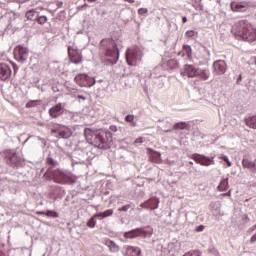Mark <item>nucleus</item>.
<instances>
[{
  "label": "nucleus",
  "instance_id": "obj_1",
  "mask_svg": "<svg viewBox=\"0 0 256 256\" xmlns=\"http://www.w3.org/2000/svg\"><path fill=\"white\" fill-rule=\"evenodd\" d=\"M84 137L90 145H94L98 149H107L112 141V134L105 130H93L91 128L84 129Z\"/></svg>",
  "mask_w": 256,
  "mask_h": 256
},
{
  "label": "nucleus",
  "instance_id": "obj_2",
  "mask_svg": "<svg viewBox=\"0 0 256 256\" xmlns=\"http://www.w3.org/2000/svg\"><path fill=\"white\" fill-rule=\"evenodd\" d=\"M102 55L106 65H115L119 61V49L113 38H105L100 43Z\"/></svg>",
  "mask_w": 256,
  "mask_h": 256
},
{
  "label": "nucleus",
  "instance_id": "obj_3",
  "mask_svg": "<svg viewBox=\"0 0 256 256\" xmlns=\"http://www.w3.org/2000/svg\"><path fill=\"white\" fill-rule=\"evenodd\" d=\"M44 177L60 185H73L77 181V176L73 173L59 169L52 170L51 168L45 172Z\"/></svg>",
  "mask_w": 256,
  "mask_h": 256
},
{
  "label": "nucleus",
  "instance_id": "obj_4",
  "mask_svg": "<svg viewBox=\"0 0 256 256\" xmlns=\"http://www.w3.org/2000/svg\"><path fill=\"white\" fill-rule=\"evenodd\" d=\"M153 235V229L136 228L124 233V239H136V237H149Z\"/></svg>",
  "mask_w": 256,
  "mask_h": 256
},
{
  "label": "nucleus",
  "instance_id": "obj_5",
  "mask_svg": "<svg viewBox=\"0 0 256 256\" xmlns=\"http://www.w3.org/2000/svg\"><path fill=\"white\" fill-rule=\"evenodd\" d=\"M4 155L7 158V163L10 165V167H19L21 163L25 162V159L23 157L19 156L17 152H14L12 150H5Z\"/></svg>",
  "mask_w": 256,
  "mask_h": 256
},
{
  "label": "nucleus",
  "instance_id": "obj_6",
  "mask_svg": "<svg viewBox=\"0 0 256 256\" xmlns=\"http://www.w3.org/2000/svg\"><path fill=\"white\" fill-rule=\"evenodd\" d=\"M74 81L80 87H93V85H95V83H96L95 78H93L87 74H78L74 78Z\"/></svg>",
  "mask_w": 256,
  "mask_h": 256
},
{
  "label": "nucleus",
  "instance_id": "obj_7",
  "mask_svg": "<svg viewBox=\"0 0 256 256\" xmlns=\"http://www.w3.org/2000/svg\"><path fill=\"white\" fill-rule=\"evenodd\" d=\"M14 58L20 63H25L29 59V49L21 45L16 46L14 49Z\"/></svg>",
  "mask_w": 256,
  "mask_h": 256
},
{
  "label": "nucleus",
  "instance_id": "obj_8",
  "mask_svg": "<svg viewBox=\"0 0 256 256\" xmlns=\"http://www.w3.org/2000/svg\"><path fill=\"white\" fill-rule=\"evenodd\" d=\"M52 135L57 133L60 139H69V137L73 136V130L67 126L58 125L57 127L51 130Z\"/></svg>",
  "mask_w": 256,
  "mask_h": 256
},
{
  "label": "nucleus",
  "instance_id": "obj_9",
  "mask_svg": "<svg viewBox=\"0 0 256 256\" xmlns=\"http://www.w3.org/2000/svg\"><path fill=\"white\" fill-rule=\"evenodd\" d=\"M249 27H251V23H249V21L240 20L234 24L233 31H235L238 37H241L245 32H247Z\"/></svg>",
  "mask_w": 256,
  "mask_h": 256
},
{
  "label": "nucleus",
  "instance_id": "obj_10",
  "mask_svg": "<svg viewBox=\"0 0 256 256\" xmlns=\"http://www.w3.org/2000/svg\"><path fill=\"white\" fill-rule=\"evenodd\" d=\"M137 57H139V48L131 47L126 52V61L128 65L135 66L137 65Z\"/></svg>",
  "mask_w": 256,
  "mask_h": 256
},
{
  "label": "nucleus",
  "instance_id": "obj_11",
  "mask_svg": "<svg viewBox=\"0 0 256 256\" xmlns=\"http://www.w3.org/2000/svg\"><path fill=\"white\" fill-rule=\"evenodd\" d=\"M68 57L74 65H79V63L83 62V55L79 50H77V48H73L71 46L68 47Z\"/></svg>",
  "mask_w": 256,
  "mask_h": 256
},
{
  "label": "nucleus",
  "instance_id": "obj_12",
  "mask_svg": "<svg viewBox=\"0 0 256 256\" xmlns=\"http://www.w3.org/2000/svg\"><path fill=\"white\" fill-rule=\"evenodd\" d=\"M192 159H193V161L198 163V165H202L204 167H209L210 165L215 164V161L213 160V158H209L205 155H201V154H197V153L192 155Z\"/></svg>",
  "mask_w": 256,
  "mask_h": 256
},
{
  "label": "nucleus",
  "instance_id": "obj_13",
  "mask_svg": "<svg viewBox=\"0 0 256 256\" xmlns=\"http://www.w3.org/2000/svg\"><path fill=\"white\" fill-rule=\"evenodd\" d=\"M197 70L194 65L192 64H185L183 68L180 70V75L182 77H189L190 79H193L197 77Z\"/></svg>",
  "mask_w": 256,
  "mask_h": 256
},
{
  "label": "nucleus",
  "instance_id": "obj_14",
  "mask_svg": "<svg viewBox=\"0 0 256 256\" xmlns=\"http://www.w3.org/2000/svg\"><path fill=\"white\" fill-rule=\"evenodd\" d=\"M243 41H248V43H253L256 41V28L253 27V25L250 24L248 30L240 36Z\"/></svg>",
  "mask_w": 256,
  "mask_h": 256
},
{
  "label": "nucleus",
  "instance_id": "obj_15",
  "mask_svg": "<svg viewBox=\"0 0 256 256\" xmlns=\"http://www.w3.org/2000/svg\"><path fill=\"white\" fill-rule=\"evenodd\" d=\"M213 69L216 75H225V71H227V63L225 60H217L213 63Z\"/></svg>",
  "mask_w": 256,
  "mask_h": 256
},
{
  "label": "nucleus",
  "instance_id": "obj_16",
  "mask_svg": "<svg viewBox=\"0 0 256 256\" xmlns=\"http://www.w3.org/2000/svg\"><path fill=\"white\" fill-rule=\"evenodd\" d=\"M159 203V199L154 197L140 204V207H142V209H151V211H155V209H159Z\"/></svg>",
  "mask_w": 256,
  "mask_h": 256
},
{
  "label": "nucleus",
  "instance_id": "obj_17",
  "mask_svg": "<svg viewBox=\"0 0 256 256\" xmlns=\"http://www.w3.org/2000/svg\"><path fill=\"white\" fill-rule=\"evenodd\" d=\"M0 79L1 81H9L11 79V67L5 63L0 64Z\"/></svg>",
  "mask_w": 256,
  "mask_h": 256
},
{
  "label": "nucleus",
  "instance_id": "obj_18",
  "mask_svg": "<svg viewBox=\"0 0 256 256\" xmlns=\"http://www.w3.org/2000/svg\"><path fill=\"white\" fill-rule=\"evenodd\" d=\"M148 153H149V161L151 163H156V164H161L163 163V158H161V154L151 148H148Z\"/></svg>",
  "mask_w": 256,
  "mask_h": 256
},
{
  "label": "nucleus",
  "instance_id": "obj_19",
  "mask_svg": "<svg viewBox=\"0 0 256 256\" xmlns=\"http://www.w3.org/2000/svg\"><path fill=\"white\" fill-rule=\"evenodd\" d=\"M49 115L53 119H57V117H61V115H63V106H61V103H58L54 105L52 108H50Z\"/></svg>",
  "mask_w": 256,
  "mask_h": 256
},
{
  "label": "nucleus",
  "instance_id": "obj_20",
  "mask_svg": "<svg viewBox=\"0 0 256 256\" xmlns=\"http://www.w3.org/2000/svg\"><path fill=\"white\" fill-rule=\"evenodd\" d=\"M196 77H199V79H201V81H207L209 79V77H211V72L209 71V69L198 68V70L196 72Z\"/></svg>",
  "mask_w": 256,
  "mask_h": 256
},
{
  "label": "nucleus",
  "instance_id": "obj_21",
  "mask_svg": "<svg viewBox=\"0 0 256 256\" xmlns=\"http://www.w3.org/2000/svg\"><path fill=\"white\" fill-rule=\"evenodd\" d=\"M230 7L234 13H239L247 7V4L243 2H231Z\"/></svg>",
  "mask_w": 256,
  "mask_h": 256
},
{
  "label": "nucleus",
  "instance_id": "obj_22",
  "mask_svg": "<svg viewBox=\"0 0 256 256\" xmlns=\"http://www.w3.org/2000/svg\"><path fill=\"white\" fill-rule=\"evenodd\" d=\"M126 256H139L141 255V248L135 246H127L126 247Z\"/></svg>",
  "mask_w": 256,
  "mask_h": 256
},
{
  "label": "nucleus",
  "instance_id": "obj_23",
  "mask_svg": "<svg viewBox=\"0 0 256 256\" xmlns=\"http://www.w3.org/2000/svg\"><path fill=\"white\" fill-rule=\"evenodd\" d=\"M104 245L109 248V251L111 253H117L119 252V245H117L113 240L111 239H106L104 242Z\"/></svg>",
  "mask_w": 256,
  "mask_h": 256
},
{
  "label": "nucleus",
  "instance_id": "obj_24",
  "mask_svg": "<svg viewBox=\"0 0 256 256\" xmlns=\"http://www.w3.org/2000/svg\"><path fill=\"white\" fill-rule=\"evenodd\" d=\"M242 165L244 169H251L253 173H256V163L249 160V159H244L242 161Z\"/></svg>",
  "mask_w": 256,
  "mask_h": 256
},
{
  "label": "nucleus",
  "instance_id": "obj_25",
  "mask_svg": "<svg viewBox=\"0 0 256 256\" xmlns=\"http://www.w3.org/2000/svg\"><path fill=\"white\" fill-rule=\"evenodd\" d=\"M245 124L247 127H250V129H256V115L246 118Z\"/></svg>",
  "mask_w": 256,
  "mask_h": 256
},
{
  "label": "nucleus",
  "instance_id": "obj_26",
  "mask_svg": "<svg viewBox=\"0 0 256 256\" xmlns=\"http://www.w3.org/2000/svg\"><path fill=\"white\" fill-rule=\"evenodd\" d=\"M218 191H227L229 189V179L223 178L217 187Z\"/></svg>",
  "mask_w": 256,
  "mask_h": 256
},
{
  "label": "nucleus",
  "instance_id": "obj_27",
  "mask_svg": "<svg viewBox=\"0 0 256 256\" xmlns=\"http://www.w3.org/2000/svg\"><path fill=\"white\" fill-rule=\"evenodd\" d=\"M26 19H28V21H35V19H37V10L35 9H31L28 10L25 14Z\"/></svg>",
  "mask_w": 256,
  "mask_h": 256
},
{
  "label": "nucleus",
  "instance_id": "obj_28",
  "mask_svg": "<svg viewBox=\"0 0 256 256\" xmlns=\"http://www.w3.org/2000/svg\"><path fill=\"white\" fill-rule=\"evenodd\" d=\"M125 121H126V123H130V127H137V122H135V116L134 115L128 114L125 117Z\"/></svg>",
  "mask_w": 256,
  "mask_h": 256
},
{
  "label": "nucleus",
  "instance_id": "obj_29",
  "mask_svg": "<svg viewBox=\"0 0 256 256\" xmlns=\"http://www.w3.org/2000/svg\"><path fill=\"white\" fill-rule=\"evenodd\" d=\"M183 51H185L188 59H191L193 57V49H191V46L184 45L183 46Z\"/></svg>",
  "mask_w": 256,
  "mask_h": 256
},
{
  "label": "nucleus",
  "instance_id": "obj_30",
  "mask_svg": "<svg viewBox=\"0 0 256 256\" xmlns=\"http://www.w3.org/2000/svg\"><path fill=\"white\" fill-rule=\"evenodd\" d=\"M187 125H188L187 122H178L173 126V129H180V130L187 129Z\"/></svg>",
  "mask_w": 256,
  "mask_h": 256
},
{
  "label": "nucleus",
  "instance_id": "obj_31",
  "mask_svg": "<svg viewBox=\"0 0 256 256\" xmlns=\"http://www.w3.org/2000/svg\"><path fill=\"white\" fill-rule=\"evenodd\" d=\"M38 103H39V100H30L28 103H26L25 107L26 109H31L33 107H37Z\"/></svg>",
  "mask_w": 256,
  "mask_h": 256
},
{
  "label": "nucleus",
  "instance_id": "obj_32",
  "mask_svg": "<svg viewBox=\"0 0 256 256\" xmlns=\"http://www.w3.org/2000/svg\"><path fill=\"white\" fill-rule=\"evenodd\" d=\"M97 225V221H95V216L91 217L87 222V227H90V229H93Z\"/></svg>",
  "mask_w": 256,
  "mask_h": 256
},
{
  "label": "nucleus",
  "instance_id": "obj_33",
  "mask_svg": "<svg viewBox=\"0 0 256 256\" xmlns=\"http://www.w3.org/2000/svg\"><path fill=\"white\" fill-rule=\"evenodd\" d=\"M46 217H54V218H57L59 217V213H57L56 211H53V210H48L46 212Z\"/></svg>",
  "mask_w": 256,
  "mask_h": 256
},
{
  "label": "nucleus",
  "instance_id": "obj_34",
  "mask_svg": "<svg viewBox=\"0 0 256 256\" xmlns=\"http://www.w3.org/2000/svg\"><path fill=\"white\" fill-rule=\"evenodd\" d=\"M184 256H201V252L199 250H193L184 254Z\"/></svg>",
  "mask_w": 256,
  "mask_h": 256
},
{
  "label": "nucleus",
  "instance_id": "obj_35",
  "mask_svg": "<svg viewBox=\"0 0 256 256\" xmlns=\"http://www.w3.org/2000/svg\"><path fill=\"white\" fill-rule=\"evenodd\" d=\"M37 23H39V25H45V23H47V17L40 16L39 18H37Z\"/></svg>",
  "mask_w": 256,
  "mask_h": 256
},
{
  "label": "nucleus",
  "instance_id": "obj_36",
  "mask_svg": "<svg viewBox=\"0 0 256 256\" xmlns=\"http://www.w3.org/2000/svg\"><path fill=\"white\" fill-rule=\"evenodd\" d=\"M185 35L186 37L191 38V37H197L198 33L193 30H188L186 31Z\"/></svg>",
  "mask_w": 256,
  "mask_h": 256
},
{
  "label": "nucleus",
  "instance_id": "obj_37",
  "mask_svg": "<svg viewBox=\"0 0 256 256\" xmlns=\"http://www.w3.org/2000/svg\"><path fill=\"white\" fill-rule=\"evenodd\" d=\"M147 13H149V9L147 8H140L138 10V15H147Z\"/></svg>",
  "mask_w": 256,
  "mask_h": 256
},
{
  "label": "nucleus",
  "instance_id": "obj_38",
  "mask_svg": "<svg viewBox=\"0 0 256 256\" xmlns=\"http://www.w3.org/2000/svg\"><path fill=\"white\" fill-rule=\"evenodd\" d=\"M47 163L48 165H52V167H55L57 165V162H55V160L51 157L47 159Z\"/></svg>",
  "mask_w": 256,
  "mask_h": 256
},
{
  "label": "nucleus",
  "instance_id": "obj_39",
  "mask_svg": "<svg viewBox=\"0 0 256 256\" xmlns=\"http://www.w3.org/2000/svg\"><path fill=\"white\" fill-rule=\"evenodd\" d=\"M131 209V204H126L123 207L119 208L118 211H129Z\"/></svg>",
  "mask_w": 256,
  "mask_h": 256
},
{
  "label": "nucleus",
  "instance_id": "obj_40",
  "mask_svg": "<svg viewBox=\"0 0 256 256\" xmlns=\"http://www.w3.org/2000/svg\"><path fill=\"white\" fill-rule=\"evenodd\" d=\"M103 213H104V218L111 217V215H113V209H108V210L104 211Z\"/></svg>",
  "mask_w": 256,
  "mask_h": 256
},
{
  "label": "nucleus",
  "instance_id": "obj_41",
  "mask_svg": "<svg viewBox=\"0 0 256 256\" xmlns=\"http://www.w3.org/2000/svg\"><path fill=\"white\" fill-rule=\"evenodd\" d=\"M222 159L225 161V163H227L228 167H231V161H229V157L227 156H222Z\"/></svg>",
  "mask_w": 256,
  "mask_h": 256
},
{
  "label": "nucleus",
  "instance_id": "obj_42",
  "mask_svg": "<svg viewBox=\"0 0 256 256\" xmlns=\"http://www.w3.org/2000/svg\"><path fill=\"white\" fill-rule=\"evenodd\" d=\"M95 219H97V217H99L100 219H105V214L103 212H100L98 214L94 215Z\"/></svg>",
  "mask_w": 256,
  "mask_h": 256
},
{
  "label": "nucleus",
  "instance_id": "obj_43",
  "mask_svg": "<svg viewBox=\"0 0 256 256\" xmlns=\"http://www.w3.org/2000/svg\"><path fill=\"white\" fill-rule=\"evenodd\" d=\"M204 229H205V226H203V225L196 227L197 233H201V231H203Z\"/></svg>",
  "mask_w": 256,
  "mask_h": 256
},
{
  "label": "nucleus",
  "instance_id": "obj_44",
  "mask_svg": "<svg viewBox=\"0 0 256 256\" xmlns=\"http://www.w3.org/2000/svg\"><path fill=\"white\" fill-rule=\"evenodd\" d=\"M110 131H112V133H117V126L111 125L110 126Z\"/></svg>",
  "mask_w": 256,
  "mask_h": 256
},
{
  "label": "nucleus",
  "instance_id": "obj_45",
  "mask_svg": "<svg viewBox=\"0 0 256 256\" xmlns=\"http://www.w3.org/2000/svg\"><path fill=\"white\" fill-rule=\"evenodd\" d=\"M223 197H231V190H229L227 193L222 194Z\"/></svg>",
  "mask_w": 256,
  "mask_h": 256
},
{
  "label": "nucleus",
  "instance_id": "obj_46",
  "mask_svg": "<svg viewBox=\"0 0 256 256\" xmlns=\"http://www.w3.org/2000/svg\"><path fill=\"white\" fill-rule=\"evenodd\" d=\"M250 242L251 243H255L256 242V233L251 237Z\"/></svg>",
  "mask_w": 256,
  "mask_h": 256
},
{
  "label": "nucleus",
  "instance_id": "obj_47",
  "mask_svg": "<svg viewBox=\"0 0 256 256\" xmlns=\"http://www.w3.org/2000/svg\"><path fill=\"white\" fill-rule=\"evenodd\" d=\"M36 215H47V212H43V211H37Z\"/></svg>",
  "mask_w": 256,
  "mask_h": 256
},
{
  "label": "nucleus",
  "instance_id": "obj_48",
  "mask_svg": "<svg viewBox=\"0 0 256 256\" xmlns=\"http://www.w3.org/2000/svg\"><path fill=\"white\" fill-rule=\"evenodd\" d=\"M135 143H143V138H138L135 140Z\"/></svg>",
  "mask_w": 256,
  "mask_h": 256
},
{
  "label": "nucleus",
  "instance_id": "obj_49",
  "mask_svg": "<svg viewBox=\"0 0 256 256\" xmlns=\"http://www.w3.org/2000/svg\"><path fill=\"white\" fill-rule=\"evenodd\" d=\"M255 229H256V224L253 225L251 228H249V231H251V233H253V231H255Z\"/></svg>",
  "mask_w": 256,
  "mask_h": 256
},
{
  "label": "nucleus",
  "instance_id": "obj_50",
  "mask_svg": "<svg viewBox=\"0 0 256 256\" xmlns=\"http://www.w3.org/2000/svg\"><path fill=\"white\" fill-rule=\"evenodd\" d=\"M77 97H78V99H82V101H85V99H86L85 96H83V95H78Z\"/></svg>",
  "mask_w": 256,
  "mask_h": 256
},
{
  "label": "nucleus",
  "instance_id": "obj_51",
  "mask_svg": "<svg viewBox=\"0 0 256 256\" xmlns=\"http://www.w3.org/2000/svg\"><path fill=\"white\" fill-rule=\"evenodd\" d=\"M182 23H187V18H186V16H184V17L182 18Z\"/></svg>",
  "mask_w": 256,
  "mask_h": 256
},
{
  "label": "nucleus",
  "instance_id": "obj_52",
  "mask_svg": "<svg viewBox=\"0 0 256 256\" xmlns=\"http://www.w3.org/2000/svg\"><path fill=\"white\" fill-rule=\"evenodd\" d=\"M244 219H245V221H249V216H247V214H245Z\"/></svg>",
  "mask_w": 256,
  "mask_h": 256
},
{
  "label": "nucleus",
  "instance_id": "obj_53",
  "mask_svg": "<svg viewBox=\"0 0 256 256\" xmlns=\"http://www.w3.org/2000/svg\"><path fill=\"white\" fill-rule=\"evenodd\" d=\"M81 7H82V9H83L84 7H89V4L85 3V4L82 5Z\"/></svg>",
  "mask_w": 256,
  "mask_h": 256
},
{
  "label": "nucleus",
  "instance_id": "obj_54",
  "mask_svg": "<svg viewBox=\"0 0 256 256\" xmlns=\"http://www.w3.org/2000/svg\"><path fill=\"white\" fill-rule=\"evenodd\" d=\"M97 0H88V3H95Z\"/></svg>",
  "mask_w": 256,
  "mask_h": 256
},
{
  "label": "nucleus",
  "instance_id": "obj_55",
  "mask_svg": "<svg viewBox=\"0 0 256 256\" xmlns=\"http://www.w3.org/2000/svg\"><path fill=\"white\" fill-rule=\"evenodd\" d=\"M238 81H241V75H239Z\"/></svg>",
  "mask_w": 256,
  "mask_h": 256
},
{
  "label": "nucleus",
  "instance_id": "obj_56",
  "mask_svg": "<svg viewBox=\"0 0 256 256\" xmlns=\"http://www.w3.org/2000/svg\"><path fill=\"white\" fill-rule=\"evenodd\" d=\"M190 165H193V162H190Z\"/></svg>",
  "mask_w": 256,
  "mask_h": 256
}]
</instances>
